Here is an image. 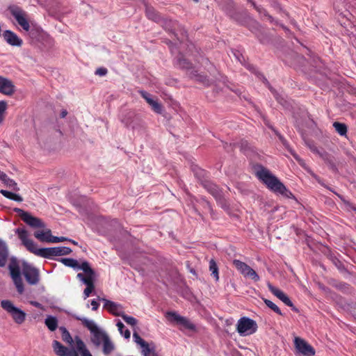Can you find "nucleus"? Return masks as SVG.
<instances>
[{
  "label": "nucleus",
  "instance_id": "f257e3e1",
  "mask_svg": "<svg viewBox=\"0 0 356 356\" xmlns=\"http://www.w3.org/2000/svg\"><path fill=\"white\" fill-rule=\"evenodd\" d=\"M253 168L257 178L270 191L276 194L282 195L287 198L294 197L293 193L268 169L261 164L258 163L255 164Z\"/></svg>",
  "mask_w": 356,
  "mask_h": 356
},
{
  "label": "nucleus",
  "instance_id": "f03ea898",
  "mask_svg": "<svg viewBox=\"0 0 356 356\" xmlns=\"http://www.w3.org/2000/svg\"><path fill=\"white\" fill-rule=\"evenodd\" d=\"M8 268L17 292L19 294L23 293L24 291V287L21 275L22 273L19 261L17 257H11L10 258Z\"/></svg>",
  "mask_w": 356,
  "mask_h": 356
},
{
  "label": "nucleus",
  "instance_id": "7ed1b4c3",
  "mask_svg": "<svg viewBox=\"0 0 356 356\" xmlns=\"http://www.w3.org/2000/svg\"><path fill=\"white\" fill-rule=\"evenodd\" d=\"M221 9L230 17L232 19L238 22L239 24L245 25L250 19V15L247 11L243 10L237 12L235 10L234 1L232 0V3H224L220 6Z\"/></svg>",
  "mask_w": 356,
  "mask_h": 356
},
{
  "label": "nucleus",
  "instance_id": "20e7f679",
  "mask_svg": "<svg viewBox=\"0 0 356 356\" xmlns=\"http://www.w3.org/2000/svg\"><path fill=\"white\" fill-rule=\"evenodd\" d=\"M202 186L210 193L216 200L217 204L223 209L227 210L229 205L224 197L223 192L216 184L210 180L204 181Z\"/></svg>",
  "mask_w": 356,
  "mask_h": 356
},
{
  "label": "nucleus",
  "instance_id": "39448f33",
  "mask_svg": "<svg viewBox=\"0 0 356 356\" xmlns=\"http://www.w3.org/2000/svg\"><path fill=\"white\" fill-rule=\"evenodd\" d=\"M257 328L256 321L247 316L240 318L236 324V330L239 335L242 337L255 333Z\"/></svg>",
  "mask_w": 356,
  "mask_h": 356
},
{
  "label": "nucleus",
  "instance_id": "423d86ee",
  "mask_svg": "<svg viewBox=\"0 0 356 356\" xmlns=\"http://www.w3.org/2000/svg\"><path fill=\"white\" fill-rule=\"evenodd\" d=\"M1 307L11 315L13 321L17 324H22L26 319V313L21 309L15 307L10 300H3L1 301Z\"/></svg>",
  "mask_w": 356,
  "mask_h": 356
},
{
  "label": "nucleus",
  "instance_id": "0eeeda50",
  "mask_svg": "<svg viewBox=\"0 0 356 356\" xmlns=\"http://www.w3.org/2000/svg\"><path fill=\"white\" fill-rule=\"evenodd\" d=\"M166 316L170 321L175 322L177 325L181 326L180 328L181 331L187 330L195 332L197 330L196 325L191 321L185 316L179 315L176 312H168Z\"/></svg>",
  "mask_w": 356,
  "mask_h": 356
},
{
  "label": "nucleus",
  "instance_id": "6e6552de",
  "mask_svg": "<svg viewBox=\"0 0 356 356\" xmlns=\"http://www.w3.org/2000/svg\"><path fill=\"white\" fill-rule=\"evenodd\" d=\"M22 273L26 281L30 285H37L40 282V272L38 268L24 261L22 263Z\"/></svg>",
  "mask_w": 356,
  "mask_h": 356
},
{
  "label": "nucleus",
  "instance_id": "1a4fd4ad",
  "mask_svg": "<svg viewBox=\"0 0 356 356\" xmlns=\"http://www.w3.org/2000/svg\"><path fill=\"white\" fill-rule=\"evenodd\" d=\"M18 238L21 240L23 245L31 252L40 257V250L41 248H37L35 242L29 238V233L24 228H17L15 231Z\"/></svg>",
  "mask_w": 356,
  "mask_h": 356
},
{
  "label": "nucleus",
  "instance_id": "9d476101",
  "mask_svg": "<svg viewBox=\"0 0 356 356\" xmlns=\"http://www.w3.org/2000/svg\"><path fill=\"white\" fill-rule=\"evenodd\" d=\"M16 212L21 219L29 226L33 228H44V222L39 218L33 216L30 213L19 208H15Z\"/></svg>",
  "mask_w": 356,
  "mask_h": 356
},
{
  "label": "nucleus",
  "instance_id": "9b49d317",
  "mask_svg": "<svg viewBox=\"0 0 356 356\" xmlns=\"http://www.w3.org/2000/svg\"><path fill=\"white\" fill-rule=\"evenodd\" d=\"M8 10L19 25H20L24 31H29L30 30V25L26 18V12L16 5L9 6Z\"/></svg>",
  "mask_w": 356,
  "mask_h": 356
},
{
  "label": "nucleus",
  "instance_id": "f8f14e48",
  "mask_svg": "<svg viewBox=\"0 0 356 356\" xmlns=\"http://www.w3.org/2000/svg\"><path fill=\"white\" fill-rule=\"evenodd\" d=\"M72 252V249L69 247H52L42 248L40 250V257L51 259L56 256L67 255Z\"/></svg>",
  "mask_w": 356,
  "mask_h": 356
},
{
  "label": "nucleus",
  "instance_id": "ddd939ff",
  "mask_svg": "<svg viewBox=\"0 0 356 356\" xmlns=\"http://www.w3.org/2000/svg\"><path fill=\"white\" fill-rule=\"evenodd\" d=\"M77 270H82L84 273H79L77 274L76 277L82 282L83 284L88 282L90 280H95L96 273L90 267V265L88 261H83L81 262L80 267Z\"/></svg>",
  "mask_w": 356,
  "mask_h": 356
},
{
  "label": "nucleus",
  "instance_id": "4468645a",
  "mask_svg": "<svg viewBox=\"0 0 356 356\" xmlns=\"http://www.w3.org/2000/svg\"><path fill=\"white\" fill-rule=\"evenodd\" d=\"M52 348L55 354L58 356H79L76 347L69 348L63 346L60 341L54 340L52 342Z\"/></svg>",
  "mask_w": 356,
  "mask_h": 356
},
{
  "label": "nucleus",
  "instance_id": "2eb2a0df",
  "mask_svg": "<svg viewBox=\"0 0 356 356\" xmlns=\"http://www.w3.org/2000/svg\"><path fill=\"white\" fill-rule=\"evenodd\" d=\"M244 26H247L249 30L252 32L259 40L260 42L266 43L268 41L266 35L263 33L261 25L256 20L251 18Z\"/></svg>",
  "mask_w": 356,
  "mask_h": 356
},
{
  "label": "nucleus",
  "instance_id": "dca6fc26",
  "mask_svg": "<svg viewBox=\"0 0 356 356\" xmlns=\"http://www.w3.org/2000/svg\"><path fill=\"white\" fill-rule=\"evenodd\" d=\"M99 300L104 302V308L107 309L109 313L115 316H120L124 314V307L121 304L107 300L106 298H99Z\"/></svg>",
  "mask_w": 356,
  "mask_h": 356
},
{
  "label": "nucleus",
  "instance_id": "f3484780",
  "mask_svg": "<svg viewBox=\"0 0 356 356\" xmlns=\"http://www.w3.org/2000/svg\"><path fill=\"white\" fill-rule=\"evenodd\" d=\"M295 346L297 350L304 356H313L315 355L314 348L304 339L296 337Z\"/></svg>",
  "mask_w": 356,
  "mask_h": 356
},
{
  "label": "nucleus",
  "instance_id": "a211bd4d",
  "mask_svg": "<svg viewBox=\"0 0 356 356\" xmlns=\"http://www.w3.org/2000/svg\"><path fill=\"white\" fill-rule=\"evenodd\" d=\"M133 338L134 341L140 346L144 356H159L154 350L149 347L148 343L142 339L136 332H134Z\"/></svg>",
  "mask_w": 356,
  "mask_h": 356
},
{
  "label": "nucleus",
  "instance_id": "6ab92c4d",
  "mask_svg": "<svg viewBox=\"0 0 356 356\" xmlns=\"http://www.w3.org/2000/svg\"><path fill=\"white\" fill-rule=\"evenodd\" d=\"M1 37L3 38L6 43L13 47H21L23 44V40L10 30L4 31Z\"/></svg>",
  "mask_w": 356,
  "mask_h": 356
},
{
  "label": "nucleus",
  "instance_id": "aec40b11",
  "mask_svg": "<svg viewBox=\"0 0 356 356\" xmlns=\"http://www.w3.org/2000/svg\"><path fill=\"white\" fill-rule=\"evenodd\" d=\"M120 121L127 128H135V121L138 120L137 115L134 111H124L120 115Z\"/></svg>",
  "mask_w": 356,
  "mask_h": 356
},
{
  "label": "nucleus",
  "instance_id": "412c9836",
  "mask_svg": "<svg viewBox=\"0 0 356 356\" xmlns=\"http://www.w3.org/2000/svg\"><path fill=\"white\" fill-rule=\"evenodd\" d=\"M263 79V82L266 85V86L270 90L275 99L277 101L279 104H280L284 107H287L289 106L288 101L286 98L281 94H280L273 86L270 85V82L267 80L266 76L263 74H259Z\"/></svg>",
  "mask_w": 356,
  "mask_h": 356
},
{
  "label": "nucleus",
  "instance_id": "4be33fe9",
  "mask_svg": "<svg viewBox=\"0 0 356 356\" xmlns=\"http://www.w3.org/2000/svg\"><path fill=\"white\" fill-rule=\"evenodd\" d=\"M268 288L269 291L275 296L277 298H279L281 301H282L286 305L291 306L292 301L286 296L282 291L273 286L270 282L267 284Z\"/></svg>",
  "mask_w": 356,
  "mask_h": 356
},
{
  "label": "nucleus",
  "instance_id": "5701e85b",
  "mask_svg": "<svg viewBox=\"0 0 356 356\" xmlns=\"http://www.w3.org/2000/svg\"><path fill=\"white\" fill-rule=\"evenodd\" d=\"M15 92V86L8 79L0 76V92L10 95Z\"/></svg>",
  "mask_w": 356,
  "mask_h": 356
},
{
  "label": "nucleus",
  "instance_id": "b1692460",
  "mask_svg": "<svg viewBox=\"0 0 356 356\" xmlns=\"http://www.w3.org/2000/svg\"><path fill=\"white\" fill-rule=\"evenodd\" d=\"M107 336L106 332L98 328L91 333V341L95 346L99 347Z\"/></svg>",
  "mask_w": 356,
  "mask_h": 356
},
{
  "label": "nucleus",
  "instance_id": "393cba45",
  "mask_svg": "<svg viewBox=\"0 0 356 356\" xmlns=\"http://www.w3.org/2000/svg\"><path fill=\"white\" fill-rule=\"evenodd\" d=\"M8 248L5 241L0 239V267H5L8 260Z\"/></svg>",
  "mask_w": 356,
  "mask_h": 356
},
{
  "label": "nucleus",
  "instance_id": "a878e982",
  "mask_svg": "<svg viewBox=\"0 0 356 356\" xmlns=\"http://www.w3.org/2000/svg\"><path fill=\"white\" fill-rule=\"evenodd\" d=\"M74 341L76 343V350L78 353H79L81 356H92L83 341L79 336L74 337Z\"/></svg>",
  "mask_w": 356,
  "mask_h": 356
},
{
  "label": "nucleus",
  "instance_id": "bb28decb",
  "mask_svg": "<svg viewBox=\"0 0 356 356\" xmlns=\"http://www.w3.org/2000/svg\"><path fill=\"white\" fill-rule=\"evenodd\" d=\"M34 236L42 242L51 243L53 236L51 231L49 229H46L44 232H35Z\"/></svg>",
  "mask_w": 356,
  "mask_h": 356
},
{
  "label": "nucleus",
  "instance_id": "cd10ccee",
  "mask_svg": "<svg viewBox=\"0 0 356 356\" xmlns=\"http://www.w3.org/2000/svg\"><path fill=\"white\" fill-rule=\"evenodd\" d=\"M102 344V352L105 355L111 354L115 350V345L111 341L108 335L104 339Z\"/></svg>",
  "mask_w": 356,
  "mask_h": 356
},
{
  "label": "nucleus",
  "instance_id": "c85d7f7f",
  "mask_svg": "<svg viewBox=\"0 0 356 356\" xmlns=\"http://www.w3.org/2000/svg\"><path fill=\"white\" fill-rule=\"evenodd\" d=\"M74 318L81 321L82 324L90 330V333L95 332L99 328L95 322L92 320H89L85 317H80L76 316H74Z\"/></svg>",
  "mask_w": 356,
  "mask_h": 356
},
{
  "label": "nucleus",
  "instance_id": "c756f323",
  "mask_svg": "<svg viewBox=\"0 0 356 356\" xmlns=\"http://www.w3.org/2000/svg\"><path fill=\"white\" fill-rule=\"evenodd\" d=\"M194 175L200 181L201 185H203L204 181H208V172L198 167H195L193 169Z\"/></svg>",
  "mask_w": 356,
  "mask_h": 356
},
{
  "label": "nucleus",
  "instance_id": "7c9ffc66",
  "mask_svg": "<svg viewBox=\"0 0 356 356\" xmlns=\"http://www.w3.org/2000/svg\"><path fill=\"white\" fill-rule=\"evenodd\" d=\"M168 26H170V28H168V31L172 32L174 35H176V34L175 33V30L177 27V28H179L181 34L183 37L187 36V31L185 30V29L184 27H182L177 22H175V21L174 22V21H171V20H170L169 22H166L165 26L167 27Z\"/></svg>",
  "mask_w": 356,
  "mask_h": 356
},
{
  "label": "nucleus",
  "instance_id": "2f4dec72",
  "mask_svg": "<svg viewBox=\"0 0 356 356\" xmlns=\"http://www.w3.org/2000/svg\"><path fill=\"white\" fill-rule=\"evenodd\" d=\"M332 126L339 136L347 137L348 127L345 123L334 122Z\"/></svg>",
  "mask_w": 356,
  "mask_h": 356
},
{
  "label": "nucleus",
  "instance_id": "473e14b6",
  "mask_svg": "<svg viewBox=\"0 0 356 356\" xmlns=\"http://www.w3.org/2000/svg\"><path fill=\"white\" fill-rule=\"evenodd\" d=\"M59 330L61 332L62 340L65 343L72 346L73 342L75 341L74 338V339L72 338V337L71 336L70 332L67 330V328L64 326H60L59 327Z\"/></svg>",
  "mask_w": 356,
  "mask_h": 356
},
{
  "label": "nucleus",
  "instance_id": "72a5a7b5",
  "mask_svg": "<svg viewBox=\"0 0 356 356\" xmlns=\"http://www.w3.org/2000/svg\"><path fill=\"white\" fill-rule=\"evenodd\" d=\"M234 264L237 270L245 277L248 274L249 270L251 269L250 266L240 260L235 259L234 261Z\"/></svg>",
  "mask_w": 356,
  "mask_h": 356
},
{
  "label": "nucleus",
  "instance_id": "f704fd0d",
  "mask_svg": "<svg viewBox=\"0 0 356 356\" xmlns=\"http://www.w3.org/2000/svg\"><path fill=\"white\" fill-rule=\"evenodd\" d=\"M60 261L65 266L72 268L77 270V268L80 267L81 264H79L78 261L73 258H60L57 259Z\"/></svg>",
  "mask_w": 356,
  "mask_h": 356
},
{
  "label": "nucleus",
  "instance_id": "c9c22d12",
  "mask_svg": "<svg viewBox=\"0 0 356 356\" xmlns=\"http://www.w3.org/2000/svg\"><path fill=\"white\" fill-rule=\"evenodd\" d=\"M176 65L180 68L189 70L192 67L193 64L186 58H185L182 54H179L176 60Z\"/></svg>",
  "mask_w": 356,
  "mask_h": 356
},
{
  "label": "nucleus",
  "instance_id": "e433bc0d",
  "mask_svg": "<svg viewBox=\"0 0 356 356\" xmlns=\"http://www.w3.org/2000/svg\"><path fill=\"white\" fill-rule=\"evenodd\" d=\"M44 323L50 331H54L58 327V319L56 316H48L45 318Z\"/></svg>",
  "mask_w": 356,
  "mask_h": 356
},
{
  "label": "nucleus",
  "instance_id": "4c0bfd02",
  "mask_svg": "<svg viewBox=\"0 0 356 356\" xmlns=\"http://www.w3.org/2000/svg\"><path fill=\"white\" fill-rule=\"evenodd\" d=\"M0 193L9 200L18 202H21L23 201V198L19 195L8 191L1 189L0 191Z\"/></svg>",
  "mask_w": 356,
  "mask_h": 356
},
{
  "label": "nucleus",
  "instance_id": "58836bf2",
  "mask_svg": "<svg viewBox=\"0 0 356 356\" xmlns=\"http://www.w3.org/2000/svg\"><path fill=\"white\" fill-rule=\"evenodd\" d=\"M209 270L211 271V276H213L215 280L218 282L219 280L218 267L213 259H211L209 261Z\"/></svg>",
  "mask_w": 356,
  "mask_h": 356
},
{
  "label": "nucleus",
  "instance_id": "ea45409f",
  "mask_svg": "<svg viewBox=\"0 0 356 356\" xmlns=\"http://www.w3.org/2000/svg\"><path fill=\"white\" fill-rule=\"evenodd\" d=\"M282 143L287 149V150L290 152V154L293 156V158L298 162V163L300 165L304 166L305 163H304L303 159H302L298 156V154L292 148L290 147L287 140H286L284 142H282Z\"/></svg>",
  "mask_w": 356,
  "mask_h": 356
},
{
  "label": "nucleus",
  "instance_id": "a19ab883",
  "mask_svg": "<svg viewBox=\"0 0 356 356\" xmlns=\"http://www.w3.org/2000/svg\"><path fill=\"white\" fill-rule=\"evenodd\" d=\"M95 280H90L88 282H86V288L83 291V299H86L90 296L92 292L95 289Z\"/></svg>",
  "mask_w": 356,
  "mask_h": 356
},
{
  "label": "nucleus",
  "instance_id": "79ce46f5",
  "mask_svg": "<svg viewBox=\"0 0 356 356\" xmlns=\"http://www.w3.org/2000/svg\"><path fill=\"white\" fill-rule=\"evenodd\" d=\"M116 326L118 327V331L125 339H128L131 337L130 331L125 328L124 325L120 321H118L116 323Z\"/></svg>",
  "mask_w": 356,
  "mask_h": 356
},
{
  "label": "nucleus",
  "instance_id": "37998d69",
  "mask_svg": "<svg viewBox=\"0 0 356 356\" xmlns=\"http://www.w3.org/2000/svg\"><path fill=\"white\" fill-rule=\"evenodd\" d=\"M241 152L248 156L252 152V147L246 140H241L238 145Z\"/></svg>",
  "mask_w": 356,
  "mask_h": 356
},
{
  "label": "nucleus",
  "instance_id": "c03bdc74",
  "mask_svg": "<svg viewBox=\"0 0 356 356\" xmlns=\"http://www.w3.org/2000/svg\"><path fill=\"white\" fill-rule=\"evenodd\" d=\"M263 300H264V303L266 304V305L268 308L272 309L274 312H275L276 314H277L280 316H284V314L282 312L280 309L271 300H268L266 298H263Z\"/></svg>",
  "mask_w": 356,
  "mask_h": 356
},
{
  "label": "nucleus",
  "instance_id": "a18cd8bd",
  "mask_svg": "<svg viewBox=\"0 0 356 356\" xmlns=\"http://www.w3.org/2000/svg\"><path fill=\"white\" fill-rule=\"evenodd\" d=\"M145 13L147 17L151 20L156 21L159 19V16L156 10L152 7L146 6Z\"/></svg>",
  "mask_w": 356,
  "mask_h": 356
},
{
  "label": "nucleus",
  "instance_id": "49530a36",
  "mask_svg": "<svg viewBox=\"0 0 356 356\" xmlns=\"http://www.w3.org/2000/svg\"><path fill=\"white\" fill-rule=\"evenodd\" d=\"M122 318L129 325H131L132 327H134L138 323V320L131 316H128L126 314H123L122 316H121Z\"/></svg>",
  "mask_w": 356,
  "mask_h": 356
},
{
  "label": "nucleus",
  "instance_id": "de8ad7c7",
  "mask_svg": "<svg viewBox=\"0 0 356 356\" xmlns=\"http://www.w3.org/2000/svg\"><path fill=\"white\" fill-rule=\"evenodd\" d=\"M152 109L157 114H161L163 111V106L161 103H159L157 100H154V102L150 104Z\"/></svg>",
  "mask_w": 356,
  "mask_h": 356
},
{
  "label": "nucleus",
  "instance_id": "09e8293b",
  "mask_svg": "<svg viewBox=\"0 0 356 356\" xmlns=\"http://www.w3.org/2000/svg\"><path fill=\"white\" fill-rule=\"evenodd\" d=\"M7 108V104L5 101H0V124L4 118V113Z\"/></svg>",
  "mask_w": 356,
  "mask_h": 356
},
{
  "label": "nucleus",
  "instance_id": "8fccbe9b",
  "mask_svg": "<svg viewBox=\"0 0 356 356\" xmlns=\"http://www.w3.org/2000/svg\"><path fill=\"white\" fill-rule=\"evenodd\" d=\"M338 197L341 200L346 207H348L350 209L354 211L356 213V205L347 201L342 195H338Z\"/></svg>",
  "mask_w": 356,
  "mask_h": 356
},
{
  "label": "nucleus",
  "instance_id": "3c124183",
  "mask_svg": "<svg viewBox=\"0 0 356 356\" xmlns=\"http://www.w3.org/2000/svg\"><path fill=\"white\" fill-rule=\"evenodd\" d=\"M4 184H6L8 187L11 188L13 191H19V188L17 187V184L15 181L10 179V177L7 179V181Z\"/></svg>",
  "mask_w": 356,
  "mask_h": 356
},
{
  "label": "nucleus",
  "instance_id": "603ef678",
  "mask_svg": "<svg viewBox=\"0 0 356 356\" xmlns=\"http://www.w3.org/2000/svg\"><path fill=\"white\" fill-rule=\"evenodd\" d=\"M245 277L251 278L254 282H258L260 280L259 276L256 273V271L251 268V269L249 270L248 274L246 275Z\"/></svg>",
  "mask_w": 356,
  "mask_h": 356
},
{
  "label": "nucleus",
  "instance_id": "864d4df0",
  "mask_svg": "<svg viewBox=\"0 0 356 356\" xmlns=\"http://www.w3.org/2000/svg\"><path fill=\"white\" fill-rule=\"evenodd\" d=\"M195 80L205 85L209 84V79L204 74H198Z\"/></svg>",
  "mask_w": 356,
  "mask_h": 356
},
{
  "label": "nucleus",
  "instance_id": "5fc2aeb1",
  "mask_svg": "<svg viewBox=\"0 0 356 356\" xmlns=\"http://www.w3.org/2000/svg\"><path fill=\"white\" fill-rule=\"evenodd\" d=\"M245 67L250 72H252V73L255 74L257 75V76L263 81V79H262L261 76L259 75V74H261V73L259 72L254 65H250V64H248V65H245Z\"/></svg>",
  "mask_w": 356,
  "mask_h": 356
},
{
  "label": "nucleus",
  "instance_id": "6e6d98bb",
  "mask_svg": "<svg viewBox=\"0 0 356 356\" xmlns=\"http://www.w3.org/2000/svg\"><path fill=\"white\" fill-rule=\"evenodd\" d=\"M108 73V70L106 67H101L96 70L95 74L100 76H106Z\"/></svg>",
  "mask_w": 356,
  "mask_h": 356
},
{
  "label": "nucleus",
  "instance_id": "4d7b16f0",
  "mask_svg": "<svg viewBox=\"0 0 356 356\" xmlns=\"http://www.w3.org/2000/svg\"><path fill=\"white\" fill-rule=\"evenodd\" d=\"M333 263L335 265V266L341 271L345 270V266L337 258L334 257L333 259Z\"/></svg>",
  "mask_w": 356,
  "mask_h": 356
},
{
  "label": "nucleus",
  "instance_id": "13d9d810",
  "mask_svg": "<svg viewBox=\"0 0 356 356\" xmlns=\"http://www.w3.org/2000/svg\"><path fill=\"white\" fill-rule=\"evenodd\" d=\"M198 74V72L196 70L193 69V67L191 69H189L188 72V76L192 79H195Z\"/></svg>",
  "mask_w": 356,
  "mask_h": 356
},
{
  "label": "nucleus",
  "instance_id": "bf43d9fd",
  "mask_svg": "<svg viewBox=\"0 0 356 356\" xmlns=\"http://www.w3.org/2000/svg\"><path fill=\"white\" fill-rule=\"evenodd\" d=\"M249 2L251 3V4L252 5V6L260 13H263L264 12H266V10L261 8V6H257L254 1H252V0H248Z\"/></svg>",
  "mask_w": 356,
  "mask_h": 356
},
{
  "label": "nucleus",
  "instance_id": "052dcab7",
  "mask_svg": "<svg viewBox=\"0 0 356 356\" xmlns=\"http://www.w3.org/2000/svg\"><path fill=\"white\" fill-rule=\"evenodd\" d=\"M138 93L145 100L148 99L149 97H152V95L149 94V92H146L145 90H140L138 91Z\"/></svg>",
  "mask_w": 356,
  "mask_h": 356
},
{
  "label": "nucleus",
  "instance_id": "680f3d73",
  "mask_svg": "<svg viewBox=\"0 0 356 356\" xmlns=\"http://www.w3.org/2000/svg\"><path fill=\"white\" fill-rule=\"evenodd\" d=\"M67 238H65V237H63V236L58 237V236H53V238L51 239V243H59V242H63V241H67Z\"/></svg>",
  "mask_w": 356,
  "mask_h": 356
},
{
  "label": "nucleus",
  "instance_id": "e2e57ef3",
  "mask_svg": "<svg viewBox=\"0 0 356 356\" xmlns=\"http://www.w3.org/2000/svg\"><path fill=\"white\" fill-rule=\"evenodd\" d=\"M234 53V56L236 57V58L241 63H242L243 61H242V59L243 60H244V58H243V56L242 55V54L240 53L239 51H235L233 52Z\"/></svg>",
  "mask_w": 356,
  "mask_h": 356
},
{
  "label": "nucleus",
  "instance_id": "0e129e2a",
  "mask_svg": "<svg viewBox=\"0 0 356 356\" xmlns=\"http://www.w3.org/2000/svg\"><path fill=\"white\" fill-rule=\"evenodd\" d=\"M92 310L96 311L99 307V303L96 300H91Z\"/></svg>",
  "mask_w": 356,
  "mask_h": 356
},
{
  "label": "nucleus",
  "instance_id": "69168bd1",
  "mask_svg": "<svg viewBox=\"0 0 356 356\" xmlns=\"http://www.w3.org/2000/svg\"><path fill=\"white\" fill-rule=\"evenodd\" d=\"M270 129L274 131V133L277 136L278 138L280 139V140L281 141V143L284 142V140H286V139L284 138V137L281 134H280L277 130H275L274 128L273 127H270Z\"/></svg>",
  "mask_w": 356,
  "mask_h": 356
},
{
  "label": "nucleus",
  "instance_id": "338daca9",
  "mask_svg": "<svg viewBox=\"0 0 356 356\" xmlns=\"http://www.w3.org/2000/svg\"><path fill=\"white\" fill-rule=\"evenodd\" d=\"M7 179H8V175L0 170V180L5 183L7 181Z\"/></svg>",
  "mask_w": 356,
  "mask_h": 356
},
{
  "label": "nucleus",
  "instance_id": "774afa93",
  "mask_svg": "<svg viewBox=\"0 0 356 356\" xmlns=\"http://www.w3.org/2000/svg\"><path fill=\"white\" fill-rule=\"evenodd\" d=\"M315 179H316L317 182L322 186L323 187H327V185L325 184V182L320 179L318 177L314 176Z\"/></svg>",
  "mask_w": 356,
  "mask_h": 356
}]
</instances>
